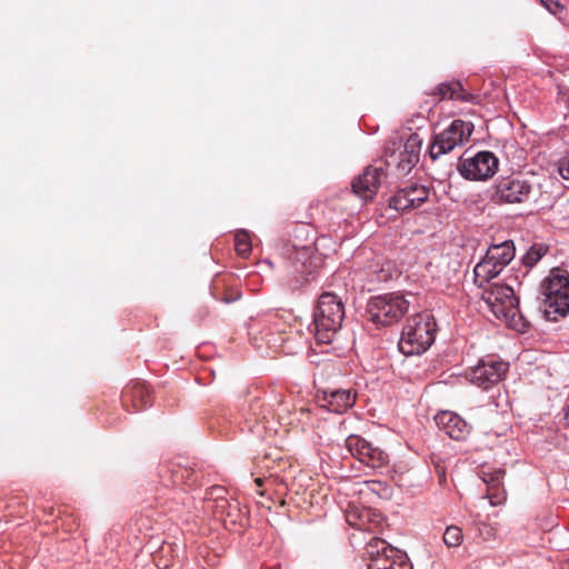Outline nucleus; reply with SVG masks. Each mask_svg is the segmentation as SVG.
<instances>
[{
  "label": "nucleus",
  "instance_id": "obj_30",
  "mask_svg": "<svg viewBox=\"0 0 569 569\" xmlns=\"http://www.w3.org/2000/svg\"><path fill=\"white\" fill-rule=\"evenodd\" d=\"M558 170L563 179H569V153L559 162Z\"/></svg>",
  "mask_w": 569,
  "mask_h": 569
},
{
  "label": "nucleus",
  "instance_id": "obj_20",
  "mask_svg": "<svg viewBox=\"0 0 569 569\" xmlns=\"http://www.w3.org/2000/svg\"><path fill=\"white\" fill-rule=\"evenodd\" d=\"M489 260L497 262L498 267L505 268L515 258V246L512 241H505L500 244H492L486 252Z\"/></svg>",
  "mask_w": 569,
  "mask_h": 569
},
{
  "label": "nucleus",
  "instance_id": "obj_17",
  "mask_svg": "<svg viewBox=\"0 0 569 569\" xmlns=\"http://www.w3.org/2000/svg\"><path fill=\"white\" fill-rule=\"evenodd\" d=\"M437 426L442 429L451 439L465 440L470 433V426L457 413L441 411L435 417Z\"/></svg>",
  "mask_w": 569,
  "mask_h": 569
},
{
  "label": "nucleus",
  "instance_id": "obj_27",
  "mask_svg": "<svg viewBox=\"0 0 569 569\" xmlns=\"http://www.w3.org/2000/svg\"><path fill=\"white\" fill-rule=\"evenodd\" d=\"M442 539L449 548L459 547L463 539L462 530L457 526H449L447 527Z\"/></svg>",
  "mask_w": 569,
  "mask_h": 569
},
{
  "label": "nucleus",
  "instance_id": "obj_35",
  "mask_svg": "<svg viewBox=\"0 0 569 569\" xmlns=\"http://www.w3.org/2000/svg\"><path fill=\"white\" fill-rule=\"evenodd\" d=\"M566 417L569 419V406H568V409H567V412H566Z\"/></svg>",
  "mask_w": 569,
  "mask_h": 569
},
{
  "label": "nucleus",
  "instance_id": "obj_25",
  "mask_svg": "<svg viewBox=\"0 0 569 569\" xmlns=\"http://www.w3.org/2000/svg\"><path fill=\"white\" fill-rule=\"evenodd\" d=\"M212 295L217 300H221L226 303H231L240 299L241 293L238 289L229 288L224 289L223 292H220L219 282L216 281L212 288Z\"/></svg>",
  "mask_w": 569,
  "mask_h": 569
},
{
  "label": "nucleus",
  "instance_id": "obj_18",
  "mask_svg": "<svg viewBox=\"0 0 569 569\" xmlns=\"http://www.w3.org/2000/svg\"><path fill=\"white\" fill-rule=\"evenodd\" d=\"M429 96L435 98V102L442 100H459L461 102H473L477 96L468 92L460 81L441 82L436 86Z\"/></svg>",
  "mask_w": 569,
  "mask_h": 569
},
{
  "label": "nucleus",
  "instance_id": "obj_7",
  "mask_svg": "<svg viewBox=\"0 0 569 569\" xmlns=\"http://www.w3.org/2000/svg\"><path fill=\"white\" fill-rule=\"evenodd\" d=\"M473 123L460 119L453 120L450 126L436 134L429 147V154L432 160L449 153L456 147L463 146L469 141L473 132Z\"/></svg>",
  "mask_w": 569,
  "mask_h": 569
},
{
  "label": "nucleus",
  "instance_id": "obj_14",
  "mask_svg": "<svg viewBox=\"0 0 569 569\" xmlns=\"http://www.w3.org/2000/svg\"><path fill=\"white\" fill-rule=\"evenodd\" d=\"M321 407L335 413H343L353 407L357 392L352 389H323L318 392Z\"/></svg>",
  "mask_w": 569,
  "mask_h": 569
},
{
  "label": "nucleus",
  "instance_id": "obj_34",
  "mask_svg": "<svg viewBox=\"0 0 569 569\" xmlns=\"http://www.w3.org/2000/svg\"><path fill=\"white\" fill-rule=\"evenodd\" d=\"M224 505H227V500L226 499H220L219 500V506L220 507H224Z\"/></svg>",
  "mask_w": 569,
  "mask_h": 569
},
{
  "label": "nucleus",
  "instance_id": "obj_13",
  "mask_svg": "<svg viewBox=\"0 0 569 569\" xmlns=\"http://www.w3.org/2000/svg\"><path fill=\"white\" fill-rule=\"evenodd\" d=\"M382 177H385L382 168L366 167L362 173L352 181L353 193L366 201L372 200L379 190Z\"/></svg>",
  "mask_w": 569,
  "mask_h": 569
},
{
  "label": "nucleus",
  "instance_id": "obj_28",
  "mask_svg": "<svg viewBox=\"0 0 569 569\" xmlns=\"http://www.w3.org/2000/svg\"><path fill=\"white\" fill-rule=\"evenodd\" d=\"M506 475V471L502 469H496L493 471L482 472V480L487 483V489L493 490L502 485V479Z\"/></svg>",
  "mask_w": 569,
  "mask_h": 569
},
{
  "label": "nucleus",
  "instance_id": "obj_31",
  "mask_svg": "<svg viewBox=\"0 0 569 569\" xmlns=\"http://www.w3.org/2000/svg\"><path fill=\"white\" fill-rule=\"evenodd\" d=\"M541 2L547 7L550 8L551 4H555L557 0H541Z\"/></svg>",
  "mask_w": 569,
  "mask_h": 569
},
{
  "label": "nucleus",
  "instance_id": "obj_11",
  "mask_svg": "<svg viewBox=\"0 0 569 569\" xmlns=\"http://www.w3.org/2000/svg\"><path fill=\"white\" fill-rule=\"evenodd\" d=\"M346 447L355 458L372 469H381L389 463V455L385 450L375 447L360 436H349L346 439Z\"/></svg>",
  "mask_w": 569,
  "mask_h": 569
},
{
  "label": "nucleus",
  "instance_id": "obj_12",
  "mask_svg": "<svg viewBox=\"0 0 569 569\" xmlns=\"http://www.w3.org/2000/svg\"><path fill=\"white\" fill-rule=\"evenodd\" d=\"M509 365L499 360H481L467 371V379L483 390L502 380L508 371Z\"/></svg>",
  "mask_w": 569,
  "mask_h": 569
},
{
  "label": "nucleus",
  "instance_id": "obj_22",
  "mask_svg": "<svg viewBox=\"0 0 569 569\" xmlns=\"http://www.w3.org/2000/svg\"><path fill=\"white\" fill-rule=\"evenodd\" d=\"M312 248L308 246H303L300 249H297L295 256L291 258L292 267L295 272L302 274H310L315 267L312 261Z\"/></svg>",
  "mask_w": 569,
  "mask_h": 569
},
{
  "label": "nucleus",
  "instance_id": "obj_15",
  "mask_svg": "<svg viewBox=\"0 0 569 569\" xmlns=\"http://www.w3.org/2000/svg\"><path fill=\"white\" fill-rule=\"evenodd\" d=\"M429 198V189L425 186L411 184L396 192L389 206L397 211H407L419 208Z\"/></svg>",
  "mask_w": 569,
  "mask_h": 569
},
{
  "label": "nucleus",
  "instance_id": "obj_1",
  "mask_svg": "<svg viewBox=\"0 0 569 569\" xmlns=\"http://www.w3.org/2000/svg\"><path fill=\"white\" fill-rule=\"evenodd\" d=\"M481 300L507 327L518 332H525L529 327V322L519 309V299L510 286L490 284L483 289Z\"/></svg>",
  "mask_w": 569,
  "mask_h": 569
},
{
  "label": "nucleus",
  "instance_id": "obj_24",
  "mask_svg": "<svg viewBox=\"0 0 569 569\" xmlns=\"http://www.w3.org/2000/svg\"><path fill=\"white\" fill-rule=\"evenodd\" d=\"M547 252L543 244H533L522 257V262L527 268H532Z\"/></svg>",
  "mask_w": 569,
  "mask_h": 569
},
{
  "label": "nucleus",
  "instance_id": "obj_10",
  "mask_svg": "<svg viewBox=\"0 0 569 569\" xmlns=\"http://www.w3.org/2000/svg\"><path fill=\"white\" fill-rule=\"evenodd\" d=\"M531 189V184L523 179L506 177L493 186L490 199L497 204L521 203L529 199Z\"/></svg>",
  "mask_w": 569,
  "mask_h": 569
},
{
  "label": "nucleus",
  "instance_id": "obj_29",
  "mask_svg": "<svg viewBox=\"0 0 569 569\" xmlns=\"http://www.w3.org/2000/svg\"><path fill=\"white\" fill-rule=\"evenodd\" d=\"M487 497L492 506L501 503L505 500V489L502 485L493 490L487 489Z\"/></svg>",
  "mask_w": 569,
  "mask_h": 569
},
{
  "label": "nucleus",
  "instance_id": "obj_33",
  "mask_svg": "<svg viewBox=\"0 0 569 569\" xmlns=\"http://www.w3.org/2000/svg\"><path fill=\"white\" fill-rule=\"evenodd\" d=\"M381 521H382V517H381V515H380V513H377V529L380 527Z\"/></svg>",
  "mask_w": 569,
  "mask_h": 569
},
{
  "label": "nucleus",
  "instance_id": "obj_5",
  "mask_svg": "<svg viewBox=\"0 0 569 569\" xmlns=\"http://www.w3.org/2000/svg\"><path fill=\"white\" fill-rule=\"evenodd\" d=\"M421 143L417 133H411L405 142L389 141L383 152L385 164L399 177L409 174L419 162Z\"/></svg>",
  "mask_w": 569,
  "mask_h": 569
},
{
  "label": "nucleus",
  "instance_id": "obj_4",
  "mask_svg": "<svg viewBox=\"0 0 569 569\" xmlns=\"http://www.w3.org/2000/svg\"><path fill=\"white\" fill-rule=\"evenodd\" d=\"M543 312L548 320L557 321L569 313V273L555 268L542 284Z\"/></svg>",
  "mask_w": 569,
  "mask_h": 569
},
{
  "label": "nucleus",
  "instance_id": "obj_32",
  "mask_svg": "<svg viewBox=\"0 0 569 569\" xmlns=\"http://www.w3.org/2000/svg\"><path fill=\"white\" fill-rule=\"evenodd\" d=\"M263 482H264L263 478H256L254 479V483L257 485L258 488L262 487Z\"/></svg>",
  "mask_w": 569,
  "mask_h": 569
},
{
  "label": "nucleus",
  "instance_id": "obj_8",
  "mask_svg": "<svg viewBox=\"0 0 569 569\" xmlns=\"http://www.w3.org/2000/svg\"><path fill=\"white\" fill-rule=\"evenodd\" d=\"M368 569H412L406 553L380 538H372L366 546Z\"/></svg>",
  "mask_w": 569,
  "mask_h": 569
},
{
  "label": "nucleus",
  "instance_id": "obj_2",
  "mask_svg": "<svg viewBox=\"0 0 569 569\" xmlns=\"http://www.w3.org/2000/svg\"><path fill=\"white\" fill-rule=\"evenodd\" d=\"M345 318L342 300L332 292H323L313 313L315 337L319 343H330Z\"/></svg>",
  "mask_w": 569,
  "mask_h": 569
},
{
  "label": "nucleus",
  "instance_id": "obj_19",
  "mask_svg": "<svg viewBox=\"0 0 569 569\" xmlns=\"http://www.w3.org/2000/svg\"><path fill=\"white\" fill-rule=\"evenodd\" d=\"M270 416V408L266 406L261 399L254 398L251 400L248 411L247 423L249 425V429L253 433L260 435L262 430H266L267 427L264 423Z\"/></svg>",
  "mask_w": 569,
  "mask_h": 569
},
{
  "label": "nucleus",
  "instance_id": "obj_16",
  "mask_svg": "<svg viewBox=\"0 0 569 569\" xmlns=\"http://www.w3.org/2000/svg\"><path fill=\"white\" fill-rule=\"evenodd\" d=\"M121 402L126 410L141 411L151 406V392L143 382L132 380L124 387Z\"/></svg>",
  "mask_w": 569,
  "mask_h": 569
},
{
  "label": "nucleus",
  "instance_id": "obj_6",
  "mask_svg": "<svg viewBox=\"0 0 569 569\" xmlns=\"http://www.w3.org/2000/svg\"><path fill=\"white\" fill-rule=\"evenodd\" d=\"M409 308L402 295L388 293L373 297L367 305L369 319L378 326H390L399 321Z\"/></svg>",
  "mask_w": 569,
  "mask_h": 569
},
{
  "label": "nucleus",
  "instance_id": "obj_26",
  "mask_svg": "<svg viewBox=\"0 0 569 569\" xmlns=\"http://www.w3.org/2000/svg\"><path fill=\"white\" fill-rule=\"evenodd\" d=\"M370 516L371 512L369 510L361 511L356 520V513H349L347 517V520L349 525L360 529V530H367L371 531L372 527L369 523L370 522Z\"/></svg>",
  "mask_w": 569,
  "mask_h": 569
},
{
  "label": "nucleus",
  "instance_id": "obj_3",
  "mask_svg": "<svg viewBox=\"0 0 569 569\" xmlns=\"http://www.w3.org/2000/svg\"><path fill=\"white\" fill-rule=\"evenodd\" d=\"M436 322L429 313H417L408 318L399 340V350L406 356L421 355L435 341Z\"/></svg>",
  "mask_w": 569,
  "mask_h": 569
},
{
  "label": "nucleus",
  "instance_id": "obj_9",
  "mask_svg": "<svg viewBox=\"0 0 569 569\" xmlns=\"http://www.w3.org/2000/svg\"><path fill=\"white\" fill-rule=\"evenodd\" d=\"M499 160L491 151H480L471 158H460L457 169L468 180H487L498 170Z\"/></svg>",
  "mask_w": 569,
  "mask_h": 569
},
{
  "label": "nucleus",
  "instance_id": "obj_23",
  "mask_svg": "<svg viewBox=\"0 0 569 569\" xmlns=\"http://www.w3.org/2000/svg\"><path fill=\"white\" fill-rule=\"evenodd\" d=\"M234 248L237 253L242 258H247L251 253L252 247L250 236L246 230H240L236 233Z\"/></svg>",
  "mask_w": 569,
  "mask_h": 569
},
{
  "label": "nucleus",
  "instance_id": "obj_21",
  "mask_svg": "<svg viewBox=\"0 0 569 569\" xmlns=\"http://www.w3.org/2000/svg\"><path fill=\"white\" fill-rule=\"evenodd\" d=\"M503 269L498 267L497 262L489 260L487 256L476 264L473 269L475 282L479 287H483L485 283L497 277Z\"/></svg>",
  "mask_w": 569,
  "mask_h": 569
}]
</instances>
